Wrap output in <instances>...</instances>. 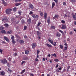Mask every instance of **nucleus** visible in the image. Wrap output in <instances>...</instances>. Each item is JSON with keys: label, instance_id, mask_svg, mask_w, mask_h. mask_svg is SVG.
Segmentation results:
<instances>
[{"label": "nucleus", "instance_id": "obj_1", "mask_svg": "<svg viewBox=\"0 0 76 76\" xmlns=\"http://www.w3.org/2000/svg\"><path fill=\"white\" fill-rule=\"evenodd\" d=\"M12 10V9L9 8L7 9H6L5 10V12L6 13V15H10L12 14V12L11 11Z\"/></svg>", "mask_w": 76, "mask_h": 76}, {"label": "nucleus", "instance_id": "obj_2", "mask_svg": "<svg viewBox=\"0 0 76 76\" xmlns=\"http://www.w3.org/2000/svg\"><path fill=\"white\" fill-rule=\"evenodd\" d=\"M0 61L2 63H3V64H5V63H7V60H6V59L5 58L4 59H1Z\"/></svg>", "mask_w": 76, "mask_h": 76}, {"label": "nucleus", "instance_id": "obj_3", "mask_svg": "<svg viewBox=\"0 0 76 76\" xmlns=\"http://www.w3.org/2000/svg\"><path fill=\"white\" fill-rule=\"evenodd\" d=\"M17 41L19 42L20 44H23L24 42V41L23 40H20L19 39H18L17 40Z\"/></svg>", "mask_w": 76, "mask_h": 76}, {"label": "nucleus", "instance_id": "obj_4", "mask_svg": "<svg viewBox=\"0 0 76 76\" xmlns=\"http://www.w3.org/2000/svg\"><path fill=\"white\" fill-rule=\"evenodd\" d=\"M2 21L4 22H7L8 21V20L7 18H4L2 19Z\"/></svg>", "mask_w": 76, "mask_h": 76}, {"label": "nucleus", "instance_id": "obj_5", "mask_svg": "<svg viewBox=\"0 0 76 76\" xmlns=\"http://www.w3.org/2000/svg\"><path fill=\"white\" fill-rule=\"evenodd\" d=\"M48 40L49 42H50L51 44L52 45L53 44V40L52 39H48Z\"/></svg>", "mask_w": 76, "mask_h": 76}, {"label": "nucleus", "instance_id": "obj_6", "mask_svg": "<svg viewBox=\"0 0 76 76\" xmlns=\"http://www.w3.org/2000/svg\"><path fill=\"white\" fill-rule=\"evenodd\" d=\"M1 1L4 6H7V4H6V2L4 1V0H1Z\"/></svg>", "mask_w": 76, "mask_h": 76}, {"label": "nucleus", "instance_id": "obj_7", "mask_svg": "<svg viewBox=\"0 0 76 76\" xmlns=\"http://www.w3.org/2000/svg\"><path fill=\"white\" fill-rule=\"evenodd\" d=\"M37 46V44L35 43H33V45H32V47L33 48H34Z\"/></svg>", "mask_w": 76, "mask_h": 76}, {"label": "nucleus", "instance_id": "obj_8", "mask_svg": "<svg viewBox=\"0 0 76 76\" xmlns=\"http://www.w3.org/2000/svg\"><path fill=\"white\" fill-rule=\"evenodd\" d=\"M45 45H47V46L49 48H51V47H53L52 45L47 43H46Z\"/></svg>", "mask_w": 76, "mask_h": 76}, {"label": "nucleus", "instance_id": "obj_9", "mask_svg": "<svg viewBox=\"0 0 76 76\" xmlns=\"http://www.w3.org/2000/svg\"><path fill=\"white\" fill-rule=\"evenodd\" d=\"M61 35V34H60V33H59L58 32L56 33V37H60Z\"/></svg>", "mask_w": 76, "mask_h": 76}, {"label": "nucleus", "instance_id": "obj_10", "mask_svg": "<svg viewBox=\"0 0 76 76\" xmlns=\"http://www.w3.org/2000/svg\"><path fill=\"white\" fill-rule=\"evenodd\" d=\"M0 73H1V75H5V72L3 71H2L1 72H0Z\"/></svg>", "mask_w": 76, "mask_h": 76}, {"label": "nucleus", "instance_id": "obj_11", "mask_svg": "<svg viewBox=\"0 0 76 76\" xmlns=\"http://www.w3.org/2000/svg\"><path fill=\"white\" fill-rule=\"evenodd\" d=\"M66 28V26L64 25H63L61 28L63 29H65Z\"/></svg>", "mask_w": 76, "mask_h": 76}, {"label": "nucleus", "instance_id": "obj_12", "mask_svg": "<svg viewBox=\"0 0 76 76\" xmlns=\"http://www.w3.org/2000/svg\"><path fill=\"white\" fill-rule=\"evenodd\" d=\"M29 7L31 9H34V6H33V5L32 4H30L29 5Z\"/></svg>", "mask_w": 76, "mask_h": 76}, {"label": "nucleus", "instance_id": "obj_13", "mask_svg": "<svg viewBox=\"0 0 76 76\" xmlns=\"http://www.w3.org/2000/svg\"><path fill=\"white\" fill-rule=\"evenodd\" d=\"M47 13L45 12L44 15V17L45 19H47Z\"/></svg>", "mask_w": 76, "mask_h": 76}, {"label": "nucleus", "instance_id": "obj_14", "mask_svg": "<svg viewBox=\"0 0 76 76\" xmlns=\"http://www.w3.org/2000/svg\"><path fill=\"white\" fill-rule=\"evenodd\" d=\"M27 22L28 24H30L31 22V19L29 18L27 20Z\"/></svg>", "mask_w": 76, "mask_h": 76}, {"label": "nucleus", "instance_id": "obj_15", "mask_svg": "<svg viewBox=\"0 0 76 76\" xmlns=\"http://www.w3.org/2000/svg\"><path fill=\"white\" fill-rule=\"evenodd\" d=\"M12 43L13 44L16 43V42L14 40V38H12Z\"/></svg>", "mask_w": 76, "mask_h": 76}, {"label": "nucleus", "instance_id": "obj_16", "mask_svg": "<svg viewBox=\"0 0 76 76\" xmlns=\"http://www.w3.org/2000/svg\"><path fill=\"white\" fill-rule=\"evenodd\" d=\"M4 26H5V27H6V28H8L9 26V24L7 23L4 24Z\"/></svg>", "mask_w": 76, "mask_h": 76}, {"label": "nucleus", "instance_id": "obj_17", "mask_svg": "<svg viewBox=\"0 0 76 76\" xmlns=\"http://www.w3.org/2000/svg\"><path fill=\"white\" fill-rule=\"evenodd\" d=\"M21 23L22 24H24L25 22V21H24V19H22V20H21Z\"/></svg>", "mask_w": 76, "mask_h": 76}, {"label": "nucleus", "instance_id": "obj_18", "mask_svg": "<svg viewBox=\"0 0 76 76\" xmlns=\"http://www.w3.org/2000/svg\"><path fill=\"white\" fill-rule=\"evenodd\" d=\"M29 53V51L28 50H26L25 52V54H28Z\"/></svg>", "mask_w": 76, "mask_h": 76}, {"label": "nucleus", "instance_id": "obj_19", "mask_svg": "<svg viewBox=\"0 0 76 76\" xmlns=\"http://www.w3.org/2000/svg\"><path fill=\"white\" fill-rule=\"evenodd\" d=\"M55 6V3L54 2H53L52 3V8H53Z\"/></svg>", "mask_w": 76, "mask_h": 76}, {"label": "nucleus", "instance_id": "obj_20", "mask_svg": "<svg viewBox=\"0 0 76 76\" xmlns=\"http://www.w3.org/2000/svg\"><path fill=\"white\" fill-rule=\"evenodd\" d=\"M1 33L2 34H6V31L4 30H2L1 31Z\"/></svg>", "mask_w": 76, "mask_h": 76}, {"label": "nucleus", "instance_id": "obj_21", "mask_svg": "<svg viewBox=\"0 0 76 76\" xmlns=\"http://www.w3.org/2000/svg\"><path fill=\"white\" fill-rule=\"evenodd\" d=\"M21 3H16L15 4V6H19V5H20L21 4Z\"/></svg>", "mask_w": 76, "mask_h": 76}, {"label": "nucleus", "instance_id": "obj_22", "mask_svg": "<svg viewBox=\"0 0 76 76\" xmlns=\"http://www.w3.org/2000/svg\"><path fill=\"white\" fill-rule=\"evenodd\" d=\"M37 33L38 36H39V35H41V33H40L39 32V31H37Z\"/></svg>", "mask_w": 76, "mask_h": 76}, {"label": "nucleus", "instance_id": "obj_23", "mask_svg": "<svg viewBox=\"0 0 76 76\" xmlns=\"http://www.w3.org/2000/svg\"><path fill=\"white\" fill-rule=\"evenodd\" d=\"M59 31L61 33L62 35H64V32H63V31L61 30H59Z\"/></svg>", "mask_w": 76, "mask_h": 76}, {"label": "nucleus", "instance_id": "obj_24", "mask_svg": "<svg viewBox=\"0 0 76 76\" xmlns=\"http://www.w3.org/2000/svg\"><path fill=\"white\" fill-rule=\"evenodd\" d=\"M41 24V23H38L37 24V26H36L37 28L38 26V27H39V25H40Z\"/></svg>", "mask_w": 76, "mask_h": 76}, {"label": "nucleus", "instance_id": "obj_25", "mask_svg": "<svg viewBox=\"0 0 76 76\" xmlns=\"http://www.w3.org/2000/svg\"><path fill=\"white\" fill-rule=\"evenodd\" d=\"M52 56H54L55 57H57V55L56 53H54V54H52Z\"/></svg>", "mask_w": 76, "mask_h": 76}, {"label": "nucleus", "instance_id": "obj_26", "mask_svg": "<svg viewBox=\"0 0 76 76\" xmlns=\"http://www.w3.org/2000/svg\"><path fill=\"white\" fill-rule=\"evenodd\" d=\"M18 13L19 15H20V16L21 15V14H22V12L20 11H19L18 12Z\"/></svg>", "mask_w": 76, "mask_h": 76}, {"label": "nucleus", "instance_id": "obj_27", "mask_svg": "<svg viewBox=\"0 0 76 76\" xmlns=\"http://www.w3.org/2000/svg\"><path fill=\"white\" fill-rule=\"evenodd\" d=\"M73 18L74 20H76V17L75 15H73Z\"/></svg>", "mask_w": 76, "mask_h": 76}, {"label": "nucleus", "instance_id": "obj_28", "mask_svg": "<svg viewBox=\"0 0 76 76\" xmlns=\"http://www.w3.org/2000/svg\"><path fill=\"white\" fill-rule=\"evenodd\" d=\"M25 72V69H24L22 71V72H20V74H23V72Z\"/></svg>", "mask_w": 76, "mask_h": 76}, {"label": "nucleus", "instance_id": "obj_29", "mask_svg": "<svg viewBox=\"0 0 76 76\" xmlns=\"http://www.w3.org/2000/svg\"><path fill=\"white\" fill-rule=\"evenodd\" d=\"M67 47L65 46L64 47V49H63L64 51L67 50Z\"/></svg>", "mask_w": 76, "mask_h": 76}, {"label": "nucleus", "instance_id": "obj_30", "mask_svg": "<svg viewBox=\"0 0 76 76\" xmlns=\"http://www.w3.org/2000/svg\"><path fill=\"white\" fill-rule=\"evenodd\" d=\"M16 7H14L13 9V11H14V12H16Z\"/></svg>", "mask_w": 76, "mask_h": 76}, {"label": "nucleus", "instance_id": "obj_31", "mask_svg": "<svg viewBox=\"0 0 76 76\" xmlns=\"http://www.w3.org/2000/svg\"><path fill=\"white\" fill-rule=\"evenodd\" d=\"M40 15L41 16H44V13H43V12H41L40 14Z\"/></svg>", "mask_w": 76, "mask_h": 76}, {"label": "nucleus", "instance_id": "obj_32", "mask_svg": "<svg viewBox=\"0 0 76 76\" xmlns=\"http://www.w3.org/2000/svg\"><path fill=\"white\" fill-rule=\"evenodd\" d=\"M54 61H56V62H58V61H59V60L58 59H55L54 60Z\"/></svg>", "mask_w": 76, "mask_h": 76}, {"label": "nucleus", "instance_id": "obj_33", "mask_svg": "<svg viewBox=\"0 0 76 76\" xmlns=\"http://www.w3.org/2000/svg\"><path fill=\"white\" fill-rule=\"evenodd\" d=\"M51 28H52V29H55L56 27L54 26H51Z\"/></svg>", "mask_w": 76, "mask_h": 76}, {"label": "nucleus", "instance_id": "obj_34", "mask_svg": "<svg viewBox=\"0 0 76 76\" xmlns=\"http://www.w3.org/2000/svg\"><path fill=\"white\" fill-rule=\"evenodd\" d=\"M47 22L48 24L50 23V19L48 18V19L47 20Z\"/></svg>", "mask_w": 76, "mask_h": 76}, {"label": "nucleus", "instance_id": "obj_35", "mask_svg": "<svg viewBox=\"0 0 76 76\" xmlns=\"http://www.w3.org/2000/svg\"><path fill=\"white\" fill-rule=\"evenodd\" d=\"M60 47L61 49H63V46L61 45H60Z\"/></svg>", "mask_w": 76, "mask_h": 76}, {"label": "nucleus", "instance_id": "obj_36", "mask_svg": "<svg viewBox=\"0 0 76 76\" xmlns=\"http://www.w3.org/2000/svg\"><path fill=\"white\" fill-rule=\"evenodd\" d=\"M4 39L5 40H6V41H7V42H9V40L8 38H4Z\"/></svg>", "mask_w": 76, "mask_h": 76}, {"label": "nucleus", "instance_id": "obj_37", "mask_svg": "<svg viewBox=\"0 0 76 76\" xmlns=\"http://www.w3.org/2000/svg\"><path fill=\"white\" fill-rule=\"evenodd\" d=\"M36 15H32V17H33V18L34 19H35L36 18Z\"/></svg>", "mask_w": 76, "mask_h": 76}, {"label": "nucleus", "instance_id": "obj_38", "mask_svg": "<svg viewBox=\"0 0 76 76\" xmlns=\"http://www.w3.org/2000/svg\"><path fill=\"white\" fill-rule=\"evenodd\" d=\"M26 63V62H25V61H23L21 64V65H23V64L24 63Z\"/></svg>", "mask_w": 76, "mask_h": 76}, {"label": "nucleus", "instance_id": "obj_39", "mask_svg": "<svg viewBox=\"0 0 76 76\" xmlns=\"http://www.w3.org/2000/svg\"><path fill=\"white\" fill-rule=\"evenodd\" d=\"M56 44H57V42H54H54H53V44H52V45H53L54 46H56Z\"/></svg>", "mask_w": 76, "mask_h": 76}, {"label": "nucleus", "instance_id": "obj_40", "mask_svg": "<svg viewBox=\"0 0 76 76\" xmlns=\"http://www.w3.org/2000/svg\"><path fill=\"white\" fill-rule=\"evenodd\" d=\"M27 28V27L26 26H25L24 27V30H26V29Z\"/></svg>", "mask_w": 76, "mask_h": 76}, {"label": "nucleus", "instance_id": "obj_41", "mask_svg": "<svg viewBox=\"0 0 76 76\" xmlns=\"http://www.w3.org/2000/svg\"><path fill=\"white\" fill-rule=\"evenodd\" d=\"M4 29V28L3 27H0V30H2Z\"/></svg>", "mask_w": 76, "mask_h": 76}, {"label": "nucleus", "instance_id": "obj_42", "mask_svg": "<svg viewBox=\"0 0 76 76\" xmlns=\"http://www.w3.org/2000/svg\"><path fill=\"white\" fill-rule=\"evenodd\" d=\"M61 22L62 23H65V21L64 20H62L61 21Z\"/></svg>", "mask_w": 76, "mask_h": 76}, {"label": "nucleus", "instance_id": "obj_43", "mask_svg": "<svg viewBox=\"0 0 76 76\" xmlns=\"http://www.w3.org/2000/svg\"><path fill=\"white\" fill-rule=\"evenodd\" d=\"M8 69L9 72H10V73H11V72H12V70H11L10 69H9V68H8Z\"/></svg>", "mask_w": 76, "mask_h": 76}, {"label": "nucleus", "instance_id": "obj_44", "mask_svg": "<svg viewBox=\"0 0 76 76\" xmlns=\"http://www.w3.org/2000/svg\"><path fill=\"white\" fill-rule=\"evenodd\" d=\"M16 18H19H19H20V15H19L18 16H16Z\"/></svg>", "mask_w": 76, "mask_h": 76}, {"label": "nucleus", "instance_id": "obj_45", "mask_svg": "<svg viewBox=\"0 0 76 76\" xmlns=\"http://www.w3.org/2000/svg\"><path fill=\"white\" fill-rule=\"evenodd\" d=\"M55 17L56 18H58V15H55Z\"/></svg>", "mask_w": 76, "mask_h": 76}, {"label": "nucleus", "instance_id": "obj_46", "mask_svg": "<svg viewBox=\"0 0 76 76\" xmlns=\"http://www.w3.org/2000/svg\"><path fill=\"white\" fill-rule=\"evenodd\" d=\"M28 57H26L24 58V60H28Z\"/></svg>", "mask_w": 76, "mask_h": 76}, {"label": "nucleus", "instance_id": "obj_47", "mask_svg": "<svg viewBox=\"0 0 76 76\" xmlns=\"http://www.w3.org/2000/svg\"><path fill=\"white\" fill-rule=\"evenodd\" d=\"M56 72H57V73L60 72V71H59V70H58V69L56 70Z\"/></svg>", "mask_w": 76, "mask_h": 76}, {"label": "nucleus", "instance_id": "obj_48", "mask_svg": "<svg viewBox=\"0 0 76 76\" xmlns=\"http://www.w3.org/2000/svg\"><path fill=\"white\" fill-rule=\"evenodd\" d=\"M40 52V51H39V50H37V55H38V54H39V53Z\"/></svg>", "mask_w": 76, "mask_h": 76}, {"label": "nucleus", "instance_id": "obj_49", "mask_svg": "<svg viewBox=\"0 0 76 76\" xmlns=\"http://www.w3.org/2000/svg\"><path fill=\"white\" fill-rule=\"evenodd\" d=\"M0 52L1 54L3 53V50H1V49H0Z\"/></svg>", "mask_w": 76, "mask_h": 76}, {"label": "nucleus", "instance_id": "obj_50", "mask_svg": "<svg viewBox=\"0 0 76 76\" xmlns=\"http://www.w3.org/2000/svg\"><path fill=\"white\" fill-rule=\"evenodd\" d=\"M56 3H57L58 2V0H53Z\"/></svg>", "mask_w": 76, "mask_h": 76}, {"label": "nucleus", "instance_id": "obj_51", "mask_svg": "<svg viewBox=\"0 0 76 76\" xmlns=\"http://www.w3.org/2000/svg\"><path fill=\"white\" fill-rule=\"evenodd\" d=\"M7 66H8V67H10V64L9 63H8L7 64Z\"/></svg>", "mask_w": 76, "mask_h": 76}, {"label": "nucleus", "instance_id": "obj_52", "mask_svg": "<svg viewBox=\"0 0 76 76\" xmlns=\"http://www.w3.org/2000/svg\"><path fill=\"white\" fill-rule=\"evenodd\" d=\"M29 14H30V15H31V14H33V12L32 11H30Z\"/></svg>", "mask_w": 76, "mask_h": 76}, {"label": "nucleus", "instance_id": "obj_53", "mask_svg": "<svg viewBox=\"0 0 76 76\" xmlns=\"http://www.w3.org/2000/svg\"><path fill=\"white\" fill-rule=\"evenodd\" d=\"M67 41H69V42H70V39L69 38H68L67 39Z\"/></svg>", "mask_w": 76, "mask_h": 76}, {"label": "nucleus", "instance_id": "obj_54", "mask_svg": "<svg viewBox=\"0 0 76 76\" xmlns=\"http://www.w3.org/2000/svg\"><path fill=\"white\" fill-rule=\"evenodd\" d=\"M58 70H61L62 69V68L61 67L58 68Z\"/></svg>", "mask_w": 76, "mask_h": 76}, {"label": "nucleus", "instance_id": "obj_55", "mask_svg": "<svg viewBox=\"0 0 76 76\" xmlns=\"http://www.w3.org/2000/svg\"><path fill=\"white\" fill-rule=\"evenodd\" d=\"M71 1L72 3H75V0H71Z\"/></svg>", "mask_w": 76, "mask_h": 76}, {"label": "nucleus", "instance_id": "obj_56", "mask_svg": "<svg viewBox=\"0 0 76 76\" xmlns=\"http://www.w3.org/2000/svg\"><path fill=\"white\" fill-rule=\"evenodd\" d=\"M30 76H34V75L33 74H31V73H30Z\"/></svg>", "mask_w": 76, "mask_h": 76}, {"label": "nucleus", "instance_id": "obj_57", "mask_svg": "<svg viewBox=\"0 0 76 76\" xmlns=\"http://www.w3.org/2000/svg\"><path fill=\"white\" fill-rule=\"evenodd\" d=\"M63 4L64 5V6H65L66 5V2H64L63 3Z\"/></svg>", "mask_w": 76, "mask_h": 76}, {"label": "nucleus", "instance_id": "obj_58", "mask_svg": "<svg viewBox=\"0 0 76 76\" xmlns=\"http://www.w3.org/2000/svg\"><path fill=\"white\" fill-rule=\"evenodd\" d=\"M58 67V64H57V65L56 66V68H57V67Z\"/></svg>", "mask_w": 76, "mask_h": 76}, {"label": "nucleus", "instance_id": "obj_59", "mask_svg": "<svg viewBox=\"0 0 76 76\" xmlns=\"http://www.w3.org/2000/svg\"><path fill=\"white\" fill-rule=\"evenodd\" d=\"M15 3H17L18 2V0H15Z\"/></svg>", "mask_w": 76, "mask_h": 76}, {"label": "nucleus", "instance_id": "obj_60", "mask_svg": "<svg viewBox=\"0 0 76 76\" xmlns=\"http://www.w3.org/2000/svg\"><path fill=\"white\" fill-rule=\"evenodd\" d=\"M69 34H70V35H72V34H73V32H72V31H71L69 33Z\"/></svg>", "mask_w": 76, "mask_h": 76}, {"label": "nucleus", "instance_id": "obj_61", "mask_svg": "<svg viewBox=\"0 0 76 76\" xmlns=\"http://www.w3.org/2000/svg\"><path fill=\"white\" fill-rule=\"evenodd\" d=\"M64 17H67V14H65V15H64Z\"/></svg>", "mask_w": 76, "mask_h": 76}, {"label": "nucleus", "instance_id": "obj_62", "mask_svg": "<svg viewBox=\"0 0 76 76\" xmlns=\"http://www.w3.org/2000/svg\"><path fill=\"white\" fill-rule=\"evenodd\" d=\"M64 45L65 46H67V44L66 43L64 44Z\"/></svg>", "mask_w": 76, "mask_h": 76}, {"label": "nucleus", "instance_id": "obj_63", "mask_svg": "<svg viewBox=\"0 0 76 76\" xmlns=\"http://www.w3.org/2000/svg\"><path fill=\"white\" fill-rule=\"evenodd\" d=\"M70 66H68L67 69H68V70H69V69H70Z\"/></svg>", "mask_w": 76, "mask_h": 76}, {"label": "nucleus", "instance_id": "obj_64", "mask_svg": "<svg viewBox=\"0 0 76 76\" xmlns=\"http://www.w3.org/2000/svg\"><path fill=\"white\" fill-rule=\"evenodd\" d=\"M74 23L75 25H76V21H74Z\"/></svg>", "mask_w": 76, "mask_h": 76}]
</instances>
